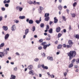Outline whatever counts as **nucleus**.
Instances as JSON below:
<instances>
[{
    "mask_svg": "<svg viewBox=\"0 0 79 79\" xmlns=\"http://www.w3.org/2000/svg\"><path fill=\"white\" fill-rule=\"evenodd\" d=\"M10 0H8V1H6V0H5L3 2V3L4 4L5 3H10Z\"/></svg>",
    "mask_w": 79,
    "mask_h": 79,
    "instance_id": "nucleus-12",
    "label": "nucleus"
},
{
    "mask_svg": "<svg viewBox=\"0 0 79 79\" xmlns=\"http://www.w3.org/2000/svg\"><path fill=\"white\" fill-rule=\"evenodd\" d=\"M15 54L17 55H18V56H19V55H20V54H19V53L18 52H16Z\"/></svg>",
    "mask_w": 79,
    "mask_h": 79,
    "instance_id": "nucleus-60",
    "label": "nucleus"
},
{
    "mask_svg": "<svg viewBox=\"0 0 79 79\" xmlns=\"http://www.w3.org/2000/svg\"><path fill=\"white\" fill-rule=\"evenodd\" d=\"M2 28L3 30L5 31H6L8 30V27H7V26H3L2 27Z\"/></svg>",
    "mask_w": 79,
    "mask_h": 79,
    "instance_id": "nucleus-8",
    "label": "nucleus"
},
{
    "mask_svg": "<svg viewBox=\"0 0 79 79\" xmlns=\"http://www.w3.org/2000/svg\"><path fill=\"white\" fill-rule=\"evenodd\" d=\"M10 36V35L8 34H7L6 35H5V36L4 37V39L5 40H7L8 38L9 37V36Z\"/></svg>",
    "mask_w": 79,
    "mask_h": 79,
    "instance_id": "nucleus-4",
    "label": "nucleus"
},
{
    "mask_svg": "<svg viewBox=\"0 0 79 79\" xmlns=\"http://www.w3.org/2000/svg\"><path fill=\"white\" fill-rule=\"evenodd\" d=\"M39 60V59L38 58H36L34 60V61L36 62H37Z\"/></svg>",
    "mask_w": 79,
    "mask_h": 79,
    "instance_id": "nucleus-31",
    "label": "nucleus"
},
{
    "mask_svg": "<svg viewBox=\"0 0 79 79\" xmlns=\"http://www.w3.org/2000/svg\"><path fill=\"white\" fill-rule=\"evenodd\" d=\"M20 8V6H18L16 7V10H19Z\"/></svg>",
    "mask_w": 79,
    "mask_h": 79,
    "instance_id": "nucleus-37",
    "label": "nucleus"
},
{
    "mask_svg": "<svg viewBox=\"0 0 79 79\" xmlns=\"http://www.w3.org/2000/svg\"><path fill=\"white\" fill-rule=\"evenodd\" d=\"M62 45L61 44H59L58 45L57 47V48L58 49H60V48H61Z\"/></svg>",
    "mask_w": 79,
    "mask_h": 79,
    "instance_id": "nucleus-34",
    "label": "nucleus"
},
{
    "mask_svg": "<svg viewBox=\"0 0 79 79\" xmlns=\"http://www.w3.org/2000/svg\"><path fill=\"white\" fill-rule=\"evenodd\" d=\"M14 22H15V23H19V21L17 20H15Z\"/></svg>",
    "mask_w": 79,
    "mask_h": 79,
    "instance_id": "nucleus-44",
    "label": "nucleus"
},
{
    "mask_svg": "<svg viewBox=\"0 0 79 79\" xmlns=\"http://www.w3.org/2000/svg\"><path fill=\"white\" fill-rule=\"evenodd\" d=\"M73 66V64L72 63L71 64L69 65V68H72Z\"/></svg>",
    "mask_w": 79,
    "mask_h": 79,
    "instance_id": "nucleus-32",
    "label": "nucleus"
},
{
    "mask_svg": "<svg viewBox=\"0 0 79 79\" xmlns=\"http://www.w3.org/2000/svg\"><path fill=\"white\" fill-rule=\"evenodd\" d=\"M44 69H48V68L47 66H45L44 67Z\"/></svg>",
    "mask_w": 79,
    "mask_h": 79,
    "instance_id": "nucleus-50",
    "label": "nucleus"
},
{
    "mask_svg": "<svg viewBox=\"0 0 79 79\" xmlns=\"http://www.w3.org/2000/svg\"><path fill=\"white\" fill-rule=\"evenodd\" d=\"M41 66H42V68H43V69H44V68H45V66H44V64L41 65Z\"/></svg>",
    "mask_w": 79,
    "mask_h": 79,
    "instance_id": "nucleus-57",
    "label": "nucleus"
},
{
    "mask_svg": "<svg viewBox=\"0 0 79 79\" xmlns=\"http://www.w3.org/2000/svg\"><path fill=\"white\" fill-rule=\"evenodd\" d=\"M68 55L69 56V60H71L73 57H75L76 55V52L75 51H70L68 53Z\"/></svg>",
    "mask_w": 79,
    "mask_h": 79,
    "instance_id": "nucleus-1",
    "label": "nucleus"
},
{
    "mask_svg": "<svg viewBox=\"0 0 79 79\" xmlns=\"http://www.w3.org/2000/svg\"><path fill=\"white\" fill-rule=\"evenodd\" d=\"M75 61H76V59H74L72 61V63L73 64V63H74L75 62Z\"/></svg>",
    "mask_w": 79,
    "mask_h": 79,
    "instance_id": "nucleus-48",
    "label": "nucleus"
},
{
    "mask_svg": "<svg viewBox=\"0 0 79 79\" xmlns=\"http://www.w3.org/2000/svg\"><path fill=\"white\" fill-rule=\"evenodd\" d=\"M32 68H33V66H32V65H30V66H29L27 68V69L30 70H31Z\"/></svg>",
    "mask_w": 79,
    "mask_h": 79,
    "instance_id": "nucleus-11",
    "label": "nucleus"
},
{
    "mask_svg": "<svg viewBox=\"0 0 79 79\" xmlns=\"http://www.w3.org/2000/svg\"><path fill=\"white\" fill-rule=\"evenodd\" d=\"M32 31H35V26H33L32 27Z\"/></svg>",
    "mask_w": 79,
    "mask_h": 79,
    "instance_id": "nucleus-30",
    "label": "nucleus"
},
{
    "mask_svg": "<svg viewBox=\"0 0 79 79\" xmlns=\"http://www.w3.org/2000/svg\"><path fill=\"white\" fill-rule=\"evenodd\" d=\"M58 8L59 10H60V11H61V10H62V6H61V5H60L59 6Z\"/></svg>",
    "mask_w": 79,
    "mask_h": 79,
    "instance_id": "nucleus-17",
    "label": "nucleus"
},
{
    "mask_svg": "<svg viewBox=\"0 0 79 79\" xmlns=\"http://www.w3.org/2000/svg\"><path fill=\"white\" fill-rule=\"evenodd\" d=\"M62 18L64 21H66V17L64 16H62Z\"/></svg>",
    "mask_w": 79,
    "mask_h": 79,
    "instance_id": "nucleus-35",
    "label": "nucleus"
},
{
    "mask_svg": "<svg viewBox=\"0 0 79 79\" xmlns=\"http://www.w3.org/2000/svg\"><path fill=\"white\" fill-rule=\"evenodd\" d=\"M34 23V21L32 20H29V24H33Z\"/></svg>",
    "mask_w": 79,
    "mask_h": 79,
    "instance_id": "nucleus-21",
    "label": "nucleus"
},
{
    "mask_svg": "<svg viewBox=\"0 0 79 79\" xmlns=\"http://www.w3.org/2000/svg\"><path fill=\"white\" fill-rule=\"evenodd\" d=\"M72 15V17L73 18H74L75 17V16H76V15L74 14H71Z\"/></svg>",
    "mask_w": 79,
    "mask_h": 79,
    "instance_id": "nucleus-39",
    "label": "nucleus"
},
{
    "mask_svg": "<svg viewBox=\"0 0 79 79\" xmlns=\"http://www.w3.org/2000/svg\"><path fill=\"white\" fill-rule=\"evenodd\" d=\"M29 32V29H26L25 31V35H27Z\"/></svg>",
    "mask_w": 79,
    "mask_h": 79,
    "instance_id": "nucleus-18",
    "label": "nucleus"
},
{
    "mask_svg": "<svg viewBox=\"0 0 79 79\" xmlns=\"http://www.w3.org/2000/svg\"><path fill=\"white\" fill-rule=\"evenodd\" d=\"M77 5V2H75L73 4V6L74 7H75L76 6V5Z\"/></svg>",
    "mask_w": 79,
    "mask_h": 79,
    "instance_id": "nucleus-36",
    "label": "nucleus"
},
{
    "mask_svg": "<svg viewBox=\"0 0 79 79\" xmlns=\"http://www.w3.org/2000/svg\"><path fill=\"white\" fill-rule=\"evenodd\" d=\"M45 53H43L42 54V56H45Z\"/></svg>",
    "mask_w": 79,
    "mask_h": 79,
    "instance_id": "nucleus-63",
    "label": "nucleus"
},
{
    "mask_svg": "<svg viewBox=\"0 0 79 79\" xmlns=\"http://www.w3.org/2000/svg\"><path fill=\"white\" fill-rule=\"evenodd\" d=\"M63 47H66V45L65 44H63Z\"/></svg>",
    "mask_w": 79,
    "mask_h": 79,
    "instance_id": "nucleus-64",
    "label": "nucleus"
},
{
    "mask_svg": "<svg viewBox=\"0 0 79 79\" xmlns=\"http://www.w3.org/2000/svg\"><path fill=\"white\" fill-rule=\"evenodd\" d=\"M42 47L40 46V47L38 48V49H39V50H42Z\"/></svg>",
    "mask_w": 79,
    "mask_h": 79,
    "instance_id": "nucleus-59",
    "label": "nucleus"
},
{
    "mask_svg": "<svg viewBox=\"0 0 79 79\" xmlns=\"http://www.w3.org/2000/svg\"><path fill=\"white\" fill-rule=\"evenodd\" d=\"M50 76H51L52 78H54V77H55V75H51Z\"/></svg>",
    "mask_w": 79,
    "mask_h": 79,
    "instance_id": "nucleus-49",
    "label": "nucleus"
},
{
    "mask_svg": "<svg viewBox=\"0 0 79 79\" xmlns=\"http://www.w3.org/2000/svg\"><path fill=\"white\" fill-rule=\"evenodd\" d=\"M41 67V65L40 64H38V68H40Z\"/></svg>",
    "mask_w": 79,
    "mask_h": 79,
    "instance_id": "nucleus-47",
    "label": "nucleus"
},
{
    "mask_svg": "<svg viewBox=\"0 0 79 79\" xmlns=\"http://www.w3.org/2000/svg\"><path fill=\"white\" fill-rule=\"evenodd\" d=\"M50 45V44H47L46 45H45L44 46L43 48L45 50L46 48H47V47H49Z\"/></svg>",
    "mask_w": 79,
    "mask_h": 79,
    "instance_id": "nucleus-6",
    "label": "nucleus"
},
{
    "mask_svg": "<svg viewBox=\"0 0 79 79\" xmlns=\"http://www.w3.org/2000/svg\"><path fill=\"white\" fill-rule=\"evenodd\" d=\"M36 3L37 2H36V1H34V2H33V5H36Z\"/></svg>",
    "mask_w": 79,
    "mask_h": 79,
    "instance_id": "nucleus-53",
    "label": "nucleus"
},
{
    "mask_svg": "<svg viewBox=\"0 0 79 79\" xmlns=\"http://www.w3.org/2000/svg\"><path fill=\"white\" fill-rule=\"evenodd\" d=\"M40 27H42V28H44V24L43 23H41L40 24Z\"/></svg>",
    "mask_w": 79,
    "mask_h": 79,
    "instance_id": "nucleus-25",
    "label": "nucleus"
},
{
    "mask_svg": "<svg viewBox=\"0 0 79 79\" xmlns=\"http://www.w3.org/2000/svg\"><path fill=\"white\" fill-rule=\"evenodd\" d=\"M49 29V26L48 25H46V29L48 30Z\"/></svg>",
    "mask_w": 79,
    "mask_h": 79,
    "instance_id": "nucleus-42",
    "label": "nucleus"
},
{
    "mask_svg": "<svg viewBox=\"0 0 79 79\" xmlns=\"http://www.w3.org/2000/svg\"><path fill=\"white\" fill-rule=\"evenodd\" d=\"M61 30V28L60 27H58L56 29V31L57 32H59Z\"/></svg>",
    "mask_w": 79,
    "mask_h": 79,
    "instance_id": "nucleus-5",
    "label": "nucleus"
},
{
    "mask_svg": "<svg viewBox=\"0 0 79 79\" xmlns=\"http://www.w3.org/2000/svg\"><path fill=\"white\" fill-rule=\"evenodd\" d=\"M76 62L77 64H78V63H79V59H77L76 60Z\"/></svg>",
    "mask_w": 79,
    "mask_h": 79,
    "instance_id": "nucleus-40",
    "label": "nucleus"
},
{
    "mask_svg": "<svg viewBox=\"0 0 79 79\" xmlns=\"http://www.w3.org/2000/svg\"><path fill=\"white\" fill-rule=\"evenodd\" d=\"M64 75L65 76V77H66V76L67 75V72H65L64 73Z\"/></svg>",
    "mask_w": 79,
    "mask_h": 79,
    "instance_id": "nucleus-51",
    "label": "nucleus"
},
{
    "mask_svg": "<svg viewBox=\"0 0 79 79\" xmlns=\"http://www.w3.org/2000/svg\"><path fill=\"white\" fill-rule=\"evenodd\" d=\"M44 10V8L42 6H40V8L38 9V12L39 13H40L42 12V11Z\"/></svg>",
    "mask_w": 79,
    "mask_h": 79,
    "instance_id": "nucleus-2",
    "label": "nucleus"
},
{
    "mask_svg": "<svg viewBox=\"0 0 79 79\" xmlns=\"http://www.w3.org/2000/svg\"><path fill=\"white\" fill-rule=\"evenodd\" d=\"M11 78L13 79H16V76L13 75H11Z\"/></svg>",
    "mask_w": 79,
    "mask_h": 79,
    "instance_id": "nucleus-24",
    "label": "nucleus"
},
{
    "mask_svg": "<svg viewBox=\"0 0 79 79\" xmlns=\"http://www.w3.org/2000/svg\"><path fill=\"white\" fill-rule=\"evenodd\" d=\"M28 3L29 4H30V5H32V4H33V2L31 0L29 1Z\"/></svg>",
    "mask_w": 79,
    "mask_h": 79,
    "instance_id": "nucleus-28",
    "label": "nucleus"
},
{
    "mask_svg": "<svg viewBox=\"0 0 79 79\" xmlns=\"http://www.w3.org/2000/svg\"><path fill=\"white\" fill-rule=\"evenodd\" d=\"M14 70L16 71L18 70V68H17V67H15V68H14Z\"/></svg>",
    "mask_w": 79,
    "mask_h": 79,
    "instance_id": "nucleus-46",
    "label": "nucleus"
},
{
    "mask_svg": "<svg viewBox=\"0 0 79 79\" xmlns=\"http://www.w3.org/2000/svg\"><path fill=\"white\" fill-rule=\"evenodd\" d=\"M34 73V71L33 70H31V71H30V72H29V73L30 74H31L32 76H34V73Z\"/></svg>",
    "mask_w": 79,
    "mask_h": 79,
    "instance_id": "nucleus-16",
    "label": "nucleus"
},
{
    "mask_svg": "<svg viewBox=\"0 0 79 79\" xmlns=\"http://www.w3.org/2000/svg\"><path fill=\"white\" fill-rule=\"evenodd\" d=\"M72 29V28L71 27V25H69V31H71V29Z\"/></svg>",
    "mask_w": 79,
    "mask_h": 79,
    "instance_id": "nucleus-38",
    "label": "nucleus"
},
{
    "mask_svg": "<svg viewBox=\"0 0 79 79\" xmlns=\"http://www.w3.org/2000/svg\"><path fill=\"white\" fill-rule=\"evenodd\" d=\"M52 24H53V22H52V21H50V22H49V24H50V25H51Z\"/></svg>",
    "mask_w": 79,
    "mask_h": 79,
    "instance_id": "nucleus-62",
    "label": "nucleus"
},
{
    "mask_svg": "<svg viewBox=\"0 0 79 79\" xmlns=\"http://www.w3.org/2000/svg\"><path fill=\"white\" fill-rule=\"evenodd\" d=\"M19 19H24V18H25V16H20L19 17Z\"/></svg>",
    "mask_w": 79,
    "mask_h": 79,
    "instance_id": "nucleus-22",
    "label": "nucleus"
},
{
    "mask_svg": "<svg viewBox=\"0 0 79 79\" xmlns=\"http://www.w3.org/2000/svg\"><path fill=\"white\" fill-rule=\"evenodd\" d=\"M49 32L50 34H52L53 33V29L52 28H51L49 30Z\"/></svg>",
    "mask_w": 79,
    "mask_h": 79,
    "instance_id": "nucleus-20",
    "label": "nucleus"
},
{
    "mask_svg": "<svg viewBox=\"0 0 79 79\" xmlns=\"http://www.w3.org/2000/svg\"><path fill=\"white\" fill-rule=\"evenodd\" d=\"M2 19H3V17L2 16H0V21H1Z\"/></svg>",
    "mask_w": 79,
    "mask_h": 79,
    "instance_id": "nucleus-58",
    "label": "nucleus"
},
{
    "mask_svg": "<svg viewBox=\"0 0 79 79\" xmlns=\"http://www.w3.org/2000/svg\"><path fill=\"white\" fill-rule=\"evenodd\" d=\"M41 44V45L44 46V45H45V44H47V42H43Z\"/></svg>",
    "mask_w": 79,
    "mask_h": 79,
    "instance_id": "nucleus-29",
    "label": "nucleus"
},
{
    "mask_svg": "<svg viewBox=\"0 0 79 79\" xmlns=\"http://www.w3.org/2000/svg\"><path fill=\"white\" fill-rule=\"evenodd\" d=\"M74 37H76V39H79V35L78 34H77L75 36H74Z\"/></svg>",
    "mask_w": 79,
    "mask_h": 79,
    "instance_id": "nucleus-27",
    "label": "nucleus"
},
{
    "mask_svg": "<svg viewBox=\"0 0 79 79\" xmlns=\"http://www.w3.org/2000/svg\"><path fill=\"white\" fill-rule=\"evenodd\" d=\"M2 11H5V8L4 7H2Z\"/></svg>",
    "mask_w": 79,
    "mask_h": 79,
    "instance_id": "nucleus-56",
    "label": "nucleus"
},
{
    "mask_svg": "<svg viewBox=\"0 0 79 79\" xmlns=\"http://www.w3.org/2000/svg\"><path fill=\"white\" fill-rule=\"evenodd\" d=\"M75 68H78V65H74Z\"/></svg>",
    "mask_w": 79,
    "mask_h": 79,
    "instance_id": "nucleus-55",
    "label": "nucleus"
},
{
    "mask_svg": "<svg viewBox=\"0 0 79 79\" xmlns=\"http://www.w3.org/2000/svg\"><path fill=\"white\" fill-rule=\"evenodd\" d=\"M61 34L60 33H59L58 34V38H59L61 37Z\"/></svg>",
    "mask_w": 79,
    "mask_h": 79,
    "instance_id": "nucleus-43",
    "label": "nucleus"
},
{
    "mask_svg": "<svg viewBox=\"0 0 79 79\" xmlns=\"http://www.w3.org/2000/svg\"><path fill=\"white\" fill-rule=\"evenodd\" d=\"M43 41H44V40L42 39H40L39 40V42L40 43H42V42H43Z\"/></svg>",
    "mask_w": 79,
    "mask_h": 79,
    "instance_id": "nucleus-33",
    "label": "nucleus"
},
{
    "mask_svg": "<svg viewBox=\"0 0 79 79\" xmlns=\"http://www.w3.org/2000/svg\"><path fill=\"white\" fill-rule=\"evenodd\" d=\"M4 46H5V43H2L0 45V47H1V48L3 47Z\"/></svg>",
    "mask_w": 79,
    "mask_h": 79,
    "instance_id": "nucleus-19",
    "label": "nucleus"
},
{
    "mask_svg": "<svg viewBox=\"0 0 79 79\" xmlns=\"http://www.w3.org/2000/svg\"><path fill=\"white\" fill-rule=\"evenodd\" d=\"M40 21H41V19H40V20H36L35 21V22L37 24H39Z\"/></svg>",
    "mask_w": 79,
    "mask_h": 79,
    "instance_id": "nucleus-23",
    "label": "nucleus"
},
{
    "mask_svg": "<svg viewBox=\"0 0 79 79\" xmlns=\"http://www.w3.org/2000/svg\"><path fill=\"white\" fill-rule=\"evenodd\" d=\"M46 39L47 40H50V38H46Z\"/></svg>",
    "mask_w": 79,
    "mask_h": 79,
    "instance_id": "nucleus-54",
    "label": "nucleus"
},
{
    "mask_svg": "<svg viewBox=\"0 0 79 79\" xmlns=\"http://www.w3.org/2000/svg\"><path fill=\"white\" fill-rule=\"evenodd\" d=\"M50 19V17H45L44 20L46 21H48Z\"/></svg>",
    "mask_w": 79,
    "mask_h": 79,
    "instance_id": "nucleus-14",
    "label": "nucleus"
},
{
    "mask_svg": "<svg viewBox=\"0 0 79 79\" xmlns=\"http://www.w3.org/2000/svg\"><path fill=\"white\" fill-rule=\"evenodd\" d=\"M2 53H3V54L5 56V55H7V54L8 53V51H6V49H4V51Z\"/></svg>",
    "mask_w": 79,
    "mask_h": 79,
    "instance_id": "nucleus-9",
    "label": "nucleus"
},
{
    "mask_svg": "<svg viewBox=\"0 0 79 79\" xmlns=\"http://www.w3.org/2000/svg\"><path fill=\"white\" fill-rule=\"evenodd\" d=\"M54 23H58V19H56V17H55L54 18Z\"/></svg>",
    "mask_w": 79,
    "mask_h": 79,
    "instance_id": "nucleus-13",
    "label": "nucleus"
},
{
    "mask_svg": "<svg viewBox=\"0 0 79 79\" xmlns=\"http://www.w3.org/2000/svg\"><path fill=\"white\" fill-rule=\"evenodd\" d=\"M4 55L3 52H0V57L1 58H2V56H4Z\"/></svg>",
    "mask_w": 79,
    "mask_h": 79,
    "instance_id": "nucleus-15",
    "label": "nucleus"
},
{
    "mask_svg": "<svg viewBox=\"0 0 79 79\" xmlns=\"http://www.w3.org/2000/svg\"><path fill=\"white\" fill-rule=\"evenodd\" d=\"M68 43L70 45H72L73 44V42H72L71 40H69L68 41Z\"/></svg>",
    "mask_w": 79,
    "mask_h": 79,
    "instance_id": "nucleus-10",
    "label": "nucleus"
},
{
    "mask_svg": "<svg viewBox=\"0 0 79 79\" xmlns=\"http://www.w3.org/2000/svg\"><path fill=\"white\" fill-rule=\"evenodd\" d=\"M16 26L15 25H14L12 26L11 27V30L12 31H14L16 30Z\"/></svg>",
    "mask_w": 79,
    "mask_h": 79,
    "instance_id": "nucleus-3",
    "label": "nucleus"
},
{
    "mask_svg": "<svg viewBox=\"0 0 79 79\" xmlns=\"http://www.w3.org/2000/svg\"><path fill=\"white\" fill-rule=\"evenodd\" d=\"M48 60L50 61H53V58L52 57L48 56L47 57Z\"/></svg>",
    "mask_w": 79,
    "mask_h": 79,
    "instance_id": "nucleus-7",
    "label": "nucleus"
},
{
    "mask_svg": "<svg viewBox=\"0 0 79 79\" xmlns=\"http://www.w3.org/2000/svg\"><path fill=\"white\" fill-rule=\"evenodd\" d=\"M66 10L67 12V13H68V14H69V10L68 9H66Z\"/></svg>",
    "mask_w": 79,
    "mask_h": 79,
    "instance_id": "nucleus-61",
    "label": "nucleus"
},
{
    "mask_svg": "<svg viewBox=\"0 0 79 79\" xmlns=\"http://www.w3.org/2000/svg\"><path fill=\"white\" fill-rule=\"evenodd\" d=\"M49 15H50L49 13H45L44 15V17H49Z\"/></svg>",
    "mask_w": 79,
    "mask_h": 79,
    "instance_id": "nucleus-26",
    "label": "nucleus"
},
{
    "mask_svg": "<svg viewBox=\"0 0 79 79\" xmlns=\"http://www.w3.org/2000/svg\"><path fill=\"white\" fill-rule=\"evenodd\" d=\"M23 7H20V8H19V11H22V10H23Z\"/></svg>",
    "mask_w": 79,
    "mask_h": 79,
    "instance_id": "nucleus-41",
    "label": "nucleus"
},
{
    "mask_svg": "<svg viewBox=\"0 0 79 79\" xmlns=\"http://www.w3.org/2000/svg\"><path fill=\"white\" fill-rule=\"evenodd\" d=\"M66 47H68V48H70L71 47V45H67Z\"/></svg>",
    "mask_w": 79,
    "mask_h": 79,
    "instance_id": "nucleus-52",
    "label": "nucleus"
},
{
    "mask_svg": "<svg viewBox=\"0 0 79 79\" xmlns=\"http://www.w3.org/2000/svg\"><path fill=\"white\" fill-rule=\"evenodd\" d=\"M5 6L6 7H8L9 6V4H6L5 5Z\"/></svg>",
    "mask_w": 79,
    "mask_h": 79,
    "instance_id": "nucleus-45",
    "label": "nucleus"
}]
</instances>
